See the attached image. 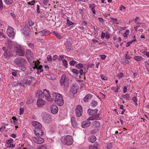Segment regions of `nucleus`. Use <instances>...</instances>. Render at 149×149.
I'll use <instances>...</instances> for the list:
<instances>
[{
    "mask_svg": "<svg viewBox=\"0 0 149 149\" xmlns=\"http://www.w3.org/2000/svg\"><path fill=\"white\" fill-rule=\"evenodd\" d=\"M37 63L36 61H33L32 62H30V64L31 66H32L34 68H36L38 66L40 63V62L38 60H37Z\"/></svg>",
    "mask_w": 149,
    "mask_h": 149,
    "instance_id": "nucleus-21",
    "label": "nucleus"
},
{
    "mask_svg": "<svg viewBox=\"0 0 149 149\" xmlns=\"http://www.w3.org/2000/svg\"><path fill=\"white\" fill-rule=\"evenodd\" d=\"M15 146V145L13 144H9L7 146V148H13Z\"/></svg>",
    "mask_w": 149,
    "mask_h": 149,
    "instance_id": "nucleus-59",
    "label": "nucleus"
},
{
    "mask_svg": "<svg viewBox=\"0 0 149 149\" xmlns=\"http://www.w3.org/2000/svg\"><path fill=\"white\" fill-rule=\"evenodd\" d=\"M91 124V122L89 121L83 122L82 124V127L84 128H86L88 127Z\"/></svg>",
    "mask_w": 149,
    "mask_h": 149,
    "instance_id": "nucleus-22",
    "label": "nucleus"
},
{
    "mask_svg": "<svg viewBox=\"0 0 149 149\" xmlns=\"http://www.w3.org/2000/svg\"><path fill=\"white\" fill-rule=\"evenodd\" d=\"M100 77L101 79L103 80H107V78L103 74L101 75Z\"/></svg>",
    "mask_w": 149,
    "mask_h": 149,
    "instance_id": "nucleus-50",
    "label": "nucleus"
},
{
    "mask_svg": "<svg viewBox=\"0 0 149 149\" xmlns=\"http://www.w3.org/2000/svg\"><path fill=\"white\" fill-rule=\"evenodd\" d=\"M52 57L51 55H48L47 57V59L48 61H52Z\"/></svg>",
    "mask_w": 149,
    "mask_h": 149,
    "instance_id": "nucleus-52",
    "label": "nucleus"
},
{
    "mask_svg": "<svg viewBox=\"0 0 149 149\" xmlns=\"http://www.w3.org/2000/svg\"><path fill=\"white\" fill-rule=\"evenodd\" d=\"M36 96L38 97H43L42 92L40 90H38L36 93Z\"/></svg>",
    "mask_w": 149,
    "mask_h": 149,
    "instance_id": "nucleus-25",
    "label": "nucleus"
},
{
    "mask_svg": "<svg viewBox=\"0 0 149 149\" xmlns=\"http://www.w3.org/2000/svg\"><path fill=\"white\" fill-rule=\"evenodd\" d=\"M11 122L15 125H18L17 120L15 117H13L12 118Z\"/></svg>",
    "mask_w": 149,
    "mask_h": 149,
    "instance_id": "nucleus-30",
    "label": "nucleus"
},
{
    "mask_svg": "<svg viewBox=\"0 0 149 149\" xmlns=\"http://www.w3.org/2000/svg\"><path fill=\"white\" fill-rule=\"evenodd\" d=\"M61 141L63 144L70 146L73 144V141L71 136L67 135L62 136L61 138Z\"/></svg>",
    "mask_w": 149,
    "mask_h": 149,
    "instance_id": "nucleus-2",
    "label": "nucleus"
},
{
    "mask_svg": "<svg viewBox=\"0 0 149 149\" xmlns=\"http://www.w3.org/2000/svg\"><path fill=\"white\" fill-rule=\"evenodd\" d=\"M89 8L91 9H93L95 7V4H90L89 5Z\"/></svg>",
    "mask_w": 149,
    "mask_h": 149,
    "instance_id": "nucleus-57",
    "label": "nucleus"
},
{
    "mask_svg": "<svg viewBox=\"0 0 149 149\" xmlns=\"http://www.w3.org/2000/svg\"><path fill=\"white\" fill-rule=\"evenodd\" d=\"M6 127L5 125H3L2 126L1 128H0V132L3 131L4 129L6 128Z\"/></svg>",
    "mask_w": 149,
    "mask_h": 149,
    "instance_id": "nucleus-61",
    "label": "nucleus"
},
{
    "mask_svg": "<svg viewBox=\"0 0 149 149\" xmlns=\"http://www.w3.org/2000/svg\"><path fill=\"white\" fill-rule=\"evenodd\" d=\"M5 3L7 5H10L11 4L13 1V0H4Z\"/></svg>",
    "mask_w": 149,
    "mask_h": 149,
    "instance_id": "nucleus-37",
    "label": "nucleus"
},
{
    "mask_svg": "<svg viewBox=\"0 0 149 149\" xmlns=\"http://www.w3.org/2000/svg\"><path fill=\"white\" fill-rule=\"evenodd\" d=\"M51 112L53 114H56L58 112V108L56 105H53L50 107Z\"/></svg>",
    "mask_w": 149,
    "mask_h": 149,
    "instance_id": "nucleus-17",
    "label": "nucleus"
},
{
    "mask_svg": "<svg viewBox=\"0 0 149 149\" xmlns=\"http://www.w3.org/2000/svg\"><path fill=\"white\" fill-rule=\"evenodd\" d=\"M65 75H63L61 77L60 80V85L61 86H63L64 85L65 82Z\"/></svg>",
    "mask_w": 149,
    "mask_h": 149,
    "instance_id": "nucleus-29",
    "label": "nucleus"
},
{
    "mask_svg": "<svg viewBox=\"0 0 149 149\" xmlns=\"http://www.w3.org/2000/svg\"><path fill=\"white\" fill-rule=\"evenodd\" d=\"M45 103V101L41 98H39L37 100L36 104L39 107H43Z\"/></svg>",
    "mask_w": 149,
    "mask_h": 149,
    "instance_id": "nucleus-14",
    "label": "nucleus"
},
{
    "mask_svg": "<svg viewBox=\"0 0 149 149\" xmlns=\"http://www.w3.org/2000/svg\"><path fill=\"white\" fill-rule=\"evenodd\" d=\"M143 54L144 55H146L147 57H149V52H147L146 50L143 52Z\"/></svg>",
    "mask_w": 149,
    "mask_h": 149,
    "instance_id": "nucleus-53",
    "label": "nucleus"
},
{
    "mask_svg": "<svg viewBox=\"0 0 149 149\" xmlns=\"http://www.w3.org/2000/svg\"><path fill=\"white\" fill-rule=\"evenodd\" d=\"M93 97V95L90 94H88L86 95L84 99V101L85 102H87L89 101Z\"/></svg>",
    "mask_w": 149,
    "mask_h": 149,
    "instance_id": "nucleus-23",
    "label": "nucleus"
},
{
    "mask_svg": "<svg viewBox=\"0 0 149 149\" xmlns=\"http://www.w3.org/2000/svg\"><path fill=\"white\" fill-rule=\"evenodd\" d=\"M123 76V74L122 72L118 74L117 75V77H118L119 79H120Z\"/></svg>",
    "mask_w": 149,
    "mask_h": 149,
    "instance_id": "nucleus-47",
    "label": "nucleus"
},
{
    "mask_svg": "<svg viewBox=\"0 0 149 149\" xmlns=\"http://www.w3.org/2000/svg\"><path fill=\"white\" fill-rule=\"evenodd\" d=\"M33 77L32 76H25L23 77L21 81L24 83L25 85H30L32 81Z\"/></svg>",
    "mask_w": 149,
    "mask_h": 149,
    "instance_id": "nucleus-6",
    "label": "nucleus"
},
{
    "mask_svg": "<svg viewBox=\"0 0 149 149\" xmlns=\"http://www.w3.org/2000/svg\"><path fill=\"white\" fill-rule=\"evenodd\" d=\"M66 48L68 51L70 50L72 48V46L69 45H67L66 47Z\"/></svg>",
    "mask_w": 149,
    "mask_h": 149,
    "instance_id": "nucleus-56",
    "label": "nucleus"
},
{
    "mask_svg": "<svg viewBox=\"0 0 149 149\" xmlns=\"http://www.w3.org/2000/svg\"><path fill=\"white\" fill-rule=\"evenodd\" d=\"M23 34L26 36L29 37L30 36V29L28 27H24L22 31Z\"/></svg>",
    "mask_w": 149,
    "mask_h": 149,
    "instance_id": "nucleus-18",
    "label": "nucleus"
},
{
    "mask_svg": "<svg viewBox=\"0 0 149 149\" xmlns=\"http://www.w3.org/2000/svg\"><path fill=\"white\" fill-rule=\"evenodd\" d=\"M112 144L111 143L108 144L107 146V149H110L112 147Z\"/></svg>",
    "mask_w": 149,
    "mask_h": 149,
    "instance_id": "nucleus-63",
    "label": "nucleus"
},
{
    "mask_svg": "<svg viewBox=\"0 0 149 149\" xmlns=\"http://www.w3.org/2000/svg\"><path fill=\"white\" fill-rule=\"evenodd\" d=\"M2 49L4 51V55L5 57L6 58L9 57L10 56V48L3 47Z\"/></svg>",
    "mask_w": 149,
    "mask_h": 149,
    "instance_id": "nucleus-13",
    "label": "nucleus"
},
{
    "mask_svg": "<svg viewBox=\"0 0 149 149\" xmlns=\"http://www.w3.org/2000/svg\"><path fill=\"white\" fill-rule=\"evenodd\" d=\"M72 72L74 74H75L76 75H77L79 73V70L75 69H72Z\"/></svg>",
    "mask_w": 149,
    "mask_h": 149,
    "instance_id": "nucleus-36",
    "label": "nucleus"
},
{
    "mask_svg": "<svg viewBox=\"0 0 149 149\" xmlns=\"http://www.w3.org/2000/svg\"><path fill=\"white\" fill-rule=\"evenodd\" d=\"M3 8L2 1V0H0V11L2 10Z\"/></svg>",
    "mask_w": 149,
    "mask_h": 149,
    "instance_id": "nucleus-54",
    "label": "nucleus"
},
{
    "mask_svg": "<svg viewBox=\"0 0 149 149\" xmlns=\"http://www.w3.org/2000/svg\"><path fill=\"white\" fill-rule=\"evenodd\" d=\"M21 70L23 71H25L26 70V68L25 65H23L20 66Z\"/></svg>",
    "mask_w": 149,
    "mask_h": 149,
    "instance_id": "nucleus-41",
    "label": "nucleus"
},
{
    "mask_svg": "<svg viewBox=\"0 0 149 149\" xmlns=\"http://www.w3.org/2000/svg\"><path fill=\"white\" fill-rule=\"evenodd\" d=\"M38 149H47V147L46 145H43L39 147Z\"/></svg>",
    "mask_w": 149,
    "mask_h": 149,
    "instance_id": "nucleus-58",
    "label": "nucleus"
},
{
    "mask_svg": "<svg viewBox=\"0 0 149 149\" xmlns=\"http://www.w3.org/2000/svg\"><path fill=\"white\" fill-rule=\"evenodd\" d=\"M89 149H98V148L96 147H93L92 146H91L89 147Z\"/></svg>",
    "mask_w": 149,
    "mask_h": 149,
    "instance_id": "nucleus-64",
    "label": "nucleus"
},
{
    "mask_svg": "<svg viewBox=\"0 0 149 149\" xmlns=\"http://www.w3.org/2000/svg\"><path fill=\"white\" fill-rule=\"evenodd\" d=\"M35 68L37 69L38 71L37 72V73L39 74L40 72H42L43 71V67L42 65H39L38 66Z\"/></svg>",
    "mask_w": 149,
    "mask_h": 149,
    "instance_id": "nucleus-28",
    "label": "nucleus"
},
{
    "mask_svg": "<svg viewBox=\"0 0 149 149\" xmlns=\"http://www.w3.org/2000/svg\"><path fill=\"white\" fill-rule=\"evenodd\" d=\"M53 33H54V34L59 39H61L63 37L59 34L56 33L55 31L53 32Z\"/></svg>",
    "mask_w": 149,
    "mask_h": 149,
    "instance_id": "nucleus-39",
    "label": "nucleus"
},
{
    "mask_svg": "<svg viewBox=\"0 0 149 149\" xmlns=\"http://www.w3.org/2000/svg\"><path fill=\"white\" fill-rule=\"evenodd\" d=\"M35 134L38 137H41L42 136L44 133L41 129H38L34 130Z\"/></svg>",
    "mask_w": 149,
    "mask_h": 149,
    "instance_id": "nucleus-19",
    "label": "nucleus"
},
{
    "mask_svg": "<svg viewBox=\"0 0 149 149\" xmlns=\"http://www.w3.org/2000/svg\"><path fill=\"white\" fill-rule=\"evenodd\" d=\"M43 97L45 96L46 99L48 101L51 102L53 101L52 98L50 96L49 91L46 89L43 90Z\"/></svg>",
    "mask_w": 149,
    "mask_h": 149,
    "instance_id": "nucleus-8",
    "label": "nucleus"
},
{
    "mask_svg": "<svg viewBox=\"0 0 149 149\" xmlns=\"http://www.w3.org/2000/svg\"><path fill=\"white\" fill-rule=\"evenodd\" d=\"M134 58L136 61H138L141 60L142 59V57L140 56H136L134 57Z\"/></svg>",
    "mask_w": 149,
    "mask_h": 149,
    "instance_id": "nucleus-45",
    "label": "nucleus"
},
{
    "mask_svg": "<svg viewBox=\"0 0 149 149\" xmlns=\"http://www.w3.org/2000/svg\"><path fill=\"white\" fill-rule=\"evenodd\" d=\"M79 86L78 85L77 83H75L71 86L70 91L73 94H75L77 92Z\"/></svg>",
    "mask_w": 149,
    "mask_h": 149,
    "instance_id": "nucleus-11",
    "label": "nucleus"
},
{
    "mask_svg": "<svg viewBox=\"0 0 149 149\" xmlns=\"http://www.w3.org/2000/svg\"><path fill=\"white\" fill-rule=\"evenodd\" d=\"M14 49L17 54L19 56H24L25 52L21 46L19 45H17L14 47Z\"/></svg>",
    "mask_w": 149,
    "mask_h": 149,
    "instance_id": "nucleus-3",
    "label": "nucleus"
},
{
    "mask_svg": "<svg viewBox=\"0 0 149 149\" xmlns=\"http://www.w3.org/2000/svg\"><path fill=\"white\" fill-rule=\"evenodd\" d=\"M130 33L129 30H127L123 34V36L125 38H126Z\"/></svg>",
    "mask_w": 149,
    "mask_h": 149,
    "instance_id": "nucleus-34",
    "label": "nucleus"
},
{
    "mask_svg": "<svg viewBox=\"0 0 149 149\" xmlns=\"http://www.w3.org/2000/svg\"><path fill=\"white\" fill-rule=\"evenodd\" d=\"M7 33L8 36L12 38H13L15 36L13 29L10 26L8 27Z\"/></svg>",
    "mask_w": 149,
    "mask_h": 149,
    "instance_id": "nucleus-10",
    "label": "nucleus"
},
{
    "mask_svg": "<svg viewBox=\"0 0 149 149\" xmlns=\"http://www.w3.org/2000/svg\"><path fill=\"white\" fill-rule=\"evenodd\" d=\"M76 114L78 117H80L83 113L82 107L80 105H78L75 110Z\"/></svg>",
    "mask_w": 149,
    "mask_h": 149,
    "instance_id": "nucleus-9",
    "label": "nucleus"
},
{
    "mask_svg": "<svg viewBox=\"0 0 149 149\" xmlns=\"http://www.w3.org/2000/svg\"><path fill=\"white\" fill-rule=\"evenodd\" d=\"M67 22V23L68 24L69 26H70L71 25H72L74 24L73 22L70 21L68 19H67L66 20Z\"/></svg>",
    "mask_w": 149,
    "mask_h": 149,
    "instance_id": "nucleus-43",
    "label": "nucleus"
},
{
    "mask_svg": "<svg viewBox=\"0 0 149 149\" xmlns=\"http://www.w3.org/2000/svg\"><path fill=\"white\" fill-rule=\"evenodd\" d=\"M126 97V100H127L130 99V95L128 94H126L125 95Z\"/></svg>",
    "mask_w": 149,
    "mask_h": 149,
    "instance_id": "nucleus-55",
    "label": "nucleus"
},
{
    "mask_svg": "<svg viewBox=\"0 0 149 149\" xmlns=\"http://www.w3.org/2000/svg\"><path fill=\"white\" fill-rule=\"evenodd\" d=\"M52 95L53 99L56 104L60 106L63 105V100L61 94L58 93H52Z\"/></svg>",
    "mask_w": 149,
    "mask_h": 149,
    "instance_id": "nucleus-1",
    "label": "nucleus"
},
{
    "mask_svg": "<svg viewBox=\"0 0 149 149\" xmlns=\"http://www.w3.org/2000/svg\"><path fill=\"white\" fill-rule=\"evenodd\" d=\"M118 87H117V88H116L114 86H112L111 87V89L113 91L116 93L118 92Z\"/></svg>",
    "mask_w": 149,
    "mask_h": 149,
    "instance_id": "nucleus-46",
    "label": "nucleus"
},
{
    "mask_svg": "<svg viewBox=\"0 0 149 149\" xmlns=\"http://www.w3.org/2000/svg\"><path fill=\"white\" fill-rule=\"evenodd\" d=\"M77 63V62L74 60L71 61L69 62V64L70 66H74Z\"/></svg>",
    "mask_w": 149,
    "mask_h": 149,
    "instance_id": "nucleus-44",
    "label": "nucleus"
},
{
    "mask_svg": "<svg viewBox=\"0 0 149 149\" xmlns=\"http://www.w3.org/2000/svg\"><path fill=\"white\" fill-rule=\"evenodd\" d=\"M63 66L65 68L68 67V63L66 59H63L62 61Z\"/></svg>",
    "mask_w": 149,
    "mask_h": 149,
    "instance_id": "nucleus-33",
    "label": "nucleus"
},
{
    "mask_svg": "<svg viewBox=\"0 0 149 149\" xmlns=\"http://www.w3.org/2000/svg\"><path fill=\"white\" fill-rule=\"evenodd\" d=\"M122 60H123V62L125 65L129 64L130 63L129 61L127 59H122Z\"/></svg>",
    "mask_w": 149,
    "mask_h": 149,
    "instance_id": "nucleus-40",
    "label": "nucleus"
},
{
    "mask_svg": "<svg viewBox=\"0 0 149 149\" xmlns=\"http://www.w3.org/2000/svg\"><path fill=\"white\" fill-rule=\"evenodd\" d=\"M92 125L93 127L96 128L99 127L100 126V124L99 122L95 121L92 123Z\"/></svg>",
    "mask_w": 149,
    "mask_h": 149,
    "instance_id": "nucleus-31",
    "label": "nucleus"
},
{
    "mask_svg": "<svg viewBox=\"0 0 149 149\" xmlns=\"http://www.w3.org/2000/svg\"><path fill=\"white\" fill-rule=\"evenodd\" d=\"M42 120L43 122L46 123H49L51 121V116L45 113H42L41 115Z\"/></svg>",
    "mask_w": 149,
    "mask_h": 149,
    "instance_id": "nucleus-4",
    "label": "nucleus"
},
{
    "mask_svg": "<svg viewBox=\"0 0 149 149\" xmlns=\"http://www.w3.org/2000/svg\"><path fill=\"white\" fill-rule=\"evenodd\" d=\"M71 121L72 125V127L74 128H76L77 127L78 124L76 121L75 119L72 117L71 118Z\"/></svg>",
    "mask_w": 149,
    "mask_h": 149,
    "instance_id": "nucleus-24",
    "label": "nucleus"
},
{
    "mask_svg": "<svg viewBox=\"0 0 149 149\" xmlns=\"http://www.w3.org/2000/svg\"><path fill=\"white\" fill-rule=\"evenodd\" d=\"M140 18L139 17H136L135 19V21L136 23L137 24H140L142 23L140 22L139 21Z\"/></svg>",
    "mask_w": 149,
    "mask_h": 149,
    "instance_id": "nucleus-38",
    "label": "nucleus"
},
{
    "mask_svg": "<svg viewBox=\"0 0 149 149\" xmlns=\"http://www.w3.org/2000/svg\"><path fill=\"white\" fill-rule=\"evenodd\" d=\"M43 3L45 6H47L48 4V0H44L43 1Z\"/></svg>",
    "mask_w": 149,
    "mask_h": 149,
    "instance_id": "nucleus-62",
    "label": "nucleus"
},
{
    "mask_svg": "<svg viewBox=\"0 0 149 149\" xmlns=\"http://www.w3.org/2000/svg\"><path fill=\"white\" fill-rule=\"evenodd\" d=\"M14 62L16 64L20 66L23 65H25L27 61L25 58L19 57L15 59L14 60Z\"/></svg>",
    "mask_w": 149,
    "mask_h": 149,
    "instance_id": "nucleus-5",
    "label": "nucleus"
},
{
    "mask_svg": "<svg viewBox=\"0 0 149 149\" xmlns=\"http://www.w3.org/2000/svg\"><path fill=\"white\" fill-rule=\"evenodd\" d=\"M26 58L28 60L33 58V53L30 49L26 50Z\"/></svg>",
    "mask_w": 149,
    "mask_h": 149,
    "instance_id": "nucleus-15",
    "label": "nucleus"
},
{
    "mask_svg": "<svg viewBox=\"0 0 149 149\" xmlns=\"http://www.w3.org/2000/svg\"><path fill=\"white\" fill-rule=\"evenodd\" d=\"M25 84L21 81H18L16 84H14L13 86L15 87H18L19 86H22V87H24Z\"/></svg>",
    "mask_w": 149,
    "mask_h": 149,
    "instance_id": "nucleus-26",
    "label": "nucleus"
},
{
    "mask_svg": "<svg viewBox=\"0 0 149 149\" xmlns=\"http://www.w3.org/2000/svg\"><path fill=\"white\" fill-rule=\"evenodd\" d=\"M97 104V102L95 100H93L90 104L91 106L93 108H95L96 107Z\"/></svg>",
    "mask_w": 149,
    "mask_h": 149,
    "instance_id": "nucleus-32",
    "label": "nucleus"
},
{
    "mask_svg": "<svg viewBox=\"0 0 149 149\" xmlns=\"http://www.w3.org/2000/svg\"><path fill=\"white\" fill-rule=\"evenodd\" d=\"M126 55L125 56V58L126 59H130L131 57L130 55L129 54V52L127 51L126 52Z\"/></svg>",
    "mask_w": 149,
    "mask_h": 149,
    "instance_id": "nucleus-48",
    "label": "nucleus"
},
{
    "mask_svg": "<svg viewBox=\"0 0 149 149\" xmlns=\"http://www.w3.org/2000/svg\"><path fill=\"white\" fill-rule=\"evenodd\" d=\"M32 125L35 128L34 130L38 129H41L42 128L41 124L38 122L33 121L32 122Z\"/></svg>",
    "mask_w": 149,
    "mask_h": 149,
    "instance_id": "nucleus-12",
    "label": "nucleus"
},
{
    "mask_svg": "<svg viewBox=\"0 0 149 149\" xmlns=\"http://www.w3.org/2000/svg\"><path fill=\"white\" fill-rule=\"evenodd\" d=\"M98 111V109H88L87 112L89 115L91 116H93L95 117V118H97L100 115L99 113H97Z\"/></svg>",
    "mask_w": 149,
    "mask_h": 149,
    "instance_id": "nucleus-7",
    "label": "nucleus"
},
{
    "mask_svg": "<svg viewBox=\"0 0 149 149\" xmlns=\"http://www.w3.org/2000/svg\"><path fill=\"white\" fill-rule=\"evenodd\" d=\"M42 36H44L49 35L50 33V31L47 30H43L39 32Z\"/></svg>",
    "mask_w": 149,
    "mask_h": 149,
    "instance_id": "nucleus-20",
    "label": "nucleus"
},
{
    "mask_svg": "<svg viewBox=\"0 0 149 149\" xmlns=\"http://www.w3.org/2000/svg\"><path fill=\"white\" fill-rule=\"evenodd\" d=\"M145 67L148 71H149V61H146L145 62Z\"/></svg>",
    "mask_w": 149,
    "mask_h": 149,
    "instance_id": "nucleus-42",
    "label": "nucleus"
},
{
    "mask_svg": "<svg viewBox=\"0 0 149 149\" xmlns=\"http://www.w3.org/2000/svg\"><path fill=\"white\" fill-rule=\"evenodd\" d=\"M33 137L32 139L33 141L37 144H41L44 141V139L42 138Z\"/></svg>",
    "mask_w": 149,
    "mask_h": 149,
    "instance_id": "nucleus-16",
    "label": "nucleus"
},
{
    "mask_svg": "<svg viewBox=\"0 0 149 149\" xmlns=\"http://www.w3.org/2000/svg\"><path fill=\"white\" fill-rule=\"evenodd\" d=\"M84 65L83 64L79 63L78 64L76 65L75 67L78 69H80L84 67Z\"/></svg>",
    "mask_w": 149,
    "mask_h": 149,
    "instance_id": "nucleus-35",
    "label": "nucleus"
},
{
    "mask_svg": "<svg viewBox=\"0 0 149 149\" xmlns=\"http://www.w3.org/2000/svg\"><path fill=\"white\" fill-rule=\"evenodd\" d=\"M28 46L31 49H33L34 48V45L31 43H28Z\"/></svg>",
    "mask_w": 149,
    "mask_h": 149,
    "instance_id": "nucleus-51",
    "label": "nucleus"
},
{
    "mask_svg": "<svg viewBox=\"0 0 149 149\" xmlns=\"http://www.w3.org/2000/svg\"><path fill=\"white\" fill-rule=\"evenodd\" d=\"M100 57L101 59L104 60L106 58L107 56L105 55H100Z\"/></svg>",
    "mask_w": 149,
    "mask_h": 149,
    "instance_id": "nucleus-60",
    "label": "nucleus"
},
{
    "mask_svg": "<svg viewBox=\"0 0 149 149\" xmlns=\"http://www.w3.org/2000/svg\"><path fill=\"white\" fill-rule=\"evenodd\" d=\"M64 57H65V58H66V56L63 55H59V57L58 59V61H60L61 60H62L63 58H64Z\"/></svg>",
    "mask_w": 149,
    "mask_h": 149,
    "instance_id": "nucleus-49",
    "label": "nucleus"
},
{
    "mask_svg": "<svg viewBox=\"0 0 149 149\" xmlns=\"http://www.w3.org/2000/svg\"><path fill=\"white\" fill-rule=\"evenodd\" d=\"M96 139V137L94 136H90L88 138L89 141L92 143H94Z\"/></svg>",
    "mask_w": 149,
    "mask_h": 149,
    "instance_id": "nucleus-27",
    "label": "nucleus"
}]
</instances>
